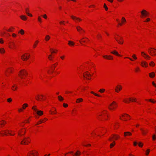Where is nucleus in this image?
Wrapping results in <instances>:
<instances>
[{
    "mask_svg": "<svg viewBox=\"0 0 156 156\" xmlns=\"http://www.w3.org/2000/svg\"><path fill=\"white\" fill-rule=\"evenodd\" d=\"M36 106H34L32 108V109L36 113L39 115H41L43 114V112L41 111L38 110L35 107Z\"/></svg>",
    "mask_w": 156,
    "mask_h": 156,
    "instance_id": "obj_1",
    "label": "nucleus"
},
{
    "mask_svg": "<svg viewBox=\"0 0 156 156\" xmlns=\"http://www.w3.org/2000/svg\"><path fill=\"white\" fill-rule=\"evenodd\" d=\"M109 106L110 107H108L109 109L110 110H113L116 107L117 105L115 102L113 101L112 103Z\"/></svg>",
    "mask_w": 156,
    "mask_h": 156,
    "instance_id": "obj_2",
    "label": "nucleus"
},
{
    "mask_svg": "<svg viewBox=\"0 0 156 156\" xmlns=\"http://www.w3.org/2000/svg\"><path fill=\"white\" fill-rule=\"evenodd\" d=\"M155 50H156V49L153 48H150V50H148V52L152 56L155 55H156V51Z\"/></svg>",
    "mask_w": 156,
    "mask_h": 156,
    "instance_id": "obj_3",
    "label": "nucleus"
},
{
    "mask_svg": "<svg viewBox=\"0 0 156 156\" xmlns=\"http://www.w3.org/2000/svg\"><path fill=\"white\" fill-rule=\"evenodd\" d=\"M141 18H143V17H145L147 16H148L149 13L145 10H143L141 12Z\"/></svg>",
    "mask_w": 156,
    "mask_h": 156,
    "instance_id": "obj_4",
    "label": "nucleus"
},
{
    "mask_svg": "<svg viewBox=\"0 0 156 156\" xmlns=\"http://www.w3.org/2000/svg\"><path fill=\"white\" fill-rule=\"evenodd\" d=\"M30 57V55L26 53L22 55L21 56V59L24 61H25L28 59Z\"/></svg>",
    "mask_w": 156,
    "mask_h": 156,
    "instance_id": "obj_5",
    "label": "nucleus"
},
{
    "mask_svg": "<svg viewBox=\"0 0 156 156\" xmlns=\"http://www.w3.org/2000/svg\"><path fill=\"white\" fill-rule=\"evenodd\" d=\"M119 137V136L116 135L115 134H112V136L109 137V140L111 141H113L112 139L114 138V139L116 140Z\"/></svg>",
    "mask_w": 156,
    "mask_h": 156,
    "instance_id": "obj_6",
    "label": "nucleus"
},
{
    "mask_svg": "<svg viewBox=\"0 0 156 156\" xmlns=\"http://www.w3.org/2000/svg\"><path fill=\"white\" fill-rule=\"evenodd\" d=\"M27 74V72L24 70H22L20 71V74L19 75V76H20L21 78H23V76H26Z\"/></svg>",
    "mask_w": 156,
    "mask_h": 156,
    "instance_id": "obj_7",
    "label": "nucleus"
},
{
    "mask_svg": "<svg viewBox=\"0 0 156 156\" xmlns=\"http://www.w3.org/2000/svg\"><path fill=\"white\" fill-rule=\"evenodd\" d=\"M28 142V143H30V141L29 140V138H27L25 137L24 138L23 140L21 142V144H27L28 143H26V142Z\"/></svg>",
    "mask_w": 156,
    "mask_h": 156,
    "instance_id": "obj_8",
    "label": "nucleus"
},
{
    "mask_svg": "<svg viewBox=\"0 0 156 156\" xmlns=\"http://www.w3.org/2000/svg\"><path fill=\"white\" fill-rule=\"evenodd\" d=\"M103 57L106 58V59H108V60H112L113 59V57L110 55H105L103 56Z\"/></svg>",
    "mask_w": 156,
    "mask_h": 156,
    "instance_id": "obj_9",
    "label": "nucleus"
},
{
    "mask_svg": "<svg viewBox=\"0 0 156 156\" xmlns=\"http://www.w3.org/2000/svg\"><path fill=\"white\" fill-rule=\"evenodd\" d=\"M122 89V87L121 85H119L116 87L115 91L117 93H118Z\"/></svg>",
    "mask_w": 156,
    "mask_h": 156,
    "instance_id": "obj_10",
    "label": "nucleus"
},
{
    "mask_svg": "<svg viewBox=\"0 0 156 156\" xmlns=\"http://www.w3.org/2000/svg\"><path fill=\"white\" fill-rule=\"evenodd\" d=\"M141 53L143 55V57L145 58H147V59H149L150 58V57L148 55L146 54L144 52H142Z\"/></svg>",
    "mask_w": 156,
    "mask_h": 156,
    "instance_id": "obj_11",
    "label": "nucleus"
},
{
    "mask_svg": "<svg viewBox=\"0 0 156 156\" xmlns=\"http://www.w3.org/2000/svg\"><path fill=\"white\" fill-rule=\"evenodd\" d=\"M71 18L73 20H75V21H81V20L79 18L76 17L75 16H71Z\"/></svg>",
    "mask_w": 156,
    "mask_h": 156,
    "instance_id": "obj_12",
    "label": "nucleus"
},
{
    "mask_svg": "<svg viewBox=\"0 0 156 156\" xmlns=\"http://www.w3.org/2000/svg\"><path fill=\"white\" fill-rule=\"evenodd\" d=\"M6 122L4 120H2L0 122V126L2 127V126L4 125Z\"/></svg>",
    "mask_w": 156,
    "mask_h": 156,
    "instance_id": "obj_13",
    "label": "nucleus"
},
{
    "mask_svg": "<svg viewBox=\"0 0 156 156\" xmlns=\"http://www.w3.org/2000/svg\"><path fill=\"white\" fill-rule=\"evenodd\" d=\"M141 65L143 67L145 66L146 67L147 66V64L145 62L142 61L141 62Z\"/></svg>",
    "mask_w": 156,
    "mask_h": 156,
    "instance_id": "obj_14",
    "label": "nucleus"
},
{
    "mask_svg": "<svg viewBox=\"0 0 156 156\" xmlns=\"http://www.w3.org/2000/svg\"><path fill=\"white\" fill-rule=\"evenodd\" d=\"M76 29L78 31L80 32V33H81V31H82L83 32H84V31L82 29L80 26H77L76 27Z\"/></svg>",
    "mask_w": 156,
    "mask_h": 156,
    "instance_id": "obj_15",
    "label": "nucleus"
},
{
    "mask_svg": "<svg viewBox=\"0 0 156 156\" xmlns=\"http://www.w3.org/2000/svg\"><path fill=\"white\" fill-rule=\"evenodd\" d=\"M68 44L70 46H73L75 44V43L72 41H69Z\"/></svg>",
    "mask_w": 156,
    "mask_h": 156,
    "instance_id": "obj_16",
    "label": "nucleus"
},
{
    "mask_svg": "<svg viewBox=\"0 0 156 156\" xmlns=\"http://www.w3.org/2000/svg\"><path fill=\"white\" fill-rule=\"evenodd\" d=\"M124 135L125 136H130L132 135L131 133L129 132H126L124 133Z\"/></svg>",
    "mask_w": 156,
    "mask_h": 156,
    "instance_id": "obj_17",
    "label": "nucleus"
},
{
    "mask_svg": "<svg viewBox=\"0 0 156 156\" xmlns=\"http://www.w3.org/2000/svg\"><path fill=\"white\" fill-rule=\"evenodd\" d=\"M20 18L23 20H26L27 19V17L24 15H22L20 16Z\"/></svg>",
    "mask_w": 156,
    "mask_h": 156,
    "instance_id": "obj_18",
    "label": "nucleus"
},
{
    "mask_svg": "<svg viewBox=\"0 0 156 156\" xmlns=\"http://www.w3.org/2000/svg\"><path fill=\"white\" fill-rule=\"evenodd\" d=\"M115 38L116 40V41L118 42V43L119 44H122L123 43V40H121L122 41H120L118 40L116 37H115Z\"/></svg>",
    "mask_w": 156,
    "mask_h": 156,
    "instance_id": "obj_19",
    "label": "nucleus"
},
{
    "mask_svg": "<svg viewBox=\"0 0 156 156\" xmlns=\"http://www.w3.org/2000/svg\"><path fill=\"white\" fill-rule=\"evenodd\" d=\"M111 53L113 54L114 55H116L118 56H121V55L118 54V52H117L116 51H113L111 52Z\"/></svg>",
    "mask_w": 156,
    "mask_h": 156,
    "instance_id": "obj_20",
    "label": "nucleus"
},
{
    "mask_svg": "<svg viewBox=\"0 0 156 156\" xmlns=\"http://www.w3.org/2000/svg\"><path fill=\"white\" fill-rule=\"evenodd\" d=\"M155 73L154 72H152L149 74V76L151 78H152L155 76Z\"/></svg>",
    "mask_w": 156,
    "mask_h": 156,
    "instance_id": "obj_21",
    "label": "nucleus"
},
{
    "mask_svg": "<svg viewBox=\"0 0 156 156\" xmlns=\"http://www.w3.org/2000/svg\"><path fill=\"white\" fill-rule=\"evenodd\" d=\"M83 101V99L82 98H79L77 99L76 100V103H79V102L82 101Z\"/></svg>",
    "mask_w": 156,
    "mask_h": 156,
    "instance_id": "obj_22",
    "label": "nucleus"
},
{
    "mask_svg": "<svg viewBox=\"0 0 156 156\" xmlns=\"http://www.w3.org/2000/svg\"><path fill=\"white\" fill-rule=\"evenodd\" d=\"M84 75H86L87 77H89L91 76L90 74L87 71L85 72Z\"/></svg>",
    "mask_w": 156,
    "mask_h": 156,
    "instance_id": "obj_23",
    "label": "nucleus"
},
{
    "mask_svg": "<svg viewBox=\"0 0 156 156\" xmlns=\"http://www.w3.org/2000/svg\"><path fill=\"white\" fill-rule=\"evenodd\" d=\"M50 38V36L48 35H47L45 37V40L46 41H48L49 40Z\"/></svg>",
    "mask_w": 156,
    "mask_h": 156,
    "instance_id": "obj_24",
    "label": "nucleus"
},
{
    "mask_svg": "<svg viewBox=\"0 0 156 156\" xmlns=\"http://www.w3.org/2000/svg\"><path fill=\"white\" fill-rule=\"evenodd\" d=\"M115 141H113V142L110 144V148H112V147H113L115 145Z\"/></svg>",
    "mask_w": 156,
    "mask_h": 156,
    "instance_id": "obj_25",
    "label": "nucleus"
},
{
    "mask_svg": "<svg viewBox=\"0 0 156 156\" xmlns=\"http://www.w3.org/2000/svg\"><path fill=\"white\" fill-rule=\"evenodd\" d=\"M58 100L60 101H62L63 100V98L61 96H58Z\"/></svg>",
    "mask_w": 156,
    "mask_h": 156,
    "instance_id": "obj_26",
    "label": "nucleus"
},
{
    "mask_svg": "<svg viewBox=\"0 0 156 156\" xmlns=\"http://www.w3.org/2000/svg\"><path fill=\"white\" fill-rule=\"evenodd\" d=\"M5 52V50L3 48H0V53H3Z\"/></svg>",
    "mask_w": 156,
    "mask_h": 156,
    "instance_id": "obj_27",
    "label": "nucleus"
},
{
    "mask_svg": "<svg viewBox=\"0 0 156 156\" xmlns=\"http://www.w3.org/2000/svg\"><path fill=\"white\" fill-rule=\"evenodd\" d=\"M80 152L79 151H78L75 154V155L76 156L80 155Z\"/></svg>",
    "mask_w": 156,
    "mask_h": 156,
    "instance_id": "obj_28",
    "label": "nucleus"
},
{
    "mask_svg": "<svg viewBox=\"0 0 156 156\" xmlns=\"http://www.w3.org/2000/svg\"><path fill=\"white\" fill-rule=\"evenodd\" d=\"M19 33H20L21 34H23L24 33V31L23 29H21L19 32Z\"/></svg>",
    "mask_w": 156,
    "mask_h": 156,
    "instance_id": "obj_29",
    "label": "nucleus"
},
{
    "mask_svg": "<svg viewBox=\"0 0 156 156\" xmlns=\"http://www.w3.org/2000/svg\"><path fill=\"white\" fill-rule=\"evenodd\" d=\"M28 106V105L27 104H24L23 105V109H25V108L27 107Z\"/></svg>",
    "mask_w": 156,
    "mask_h": 156,
    "instance_id": "obj_30",
    "label": "nucleus"
},
{
    "mask_svg": "<svg viewBox=\"0 0 156 156\" xmlns=\"http://www.w3.org/2000/svg\"><path fill=\"white\" fill-rule=\"evenodd\" d=\"M39 42V41H36L35 43L34 44V45H33V47L34 48H35L37 45V43H38Z\"/></svg>",
    "mask_w": 156,
    "mask_h": 156,
    "instance_id": "obj_31",
    "label": "nucleus"
},
{
    "mask_svg": "<svg viewBox=\"0 0 156 156\" xmlns=\"http://www.w3.org/2000/svg\"><path fill=\"white\" fill-rule=\"evenodd\" d=\"M12 89L13 90H15L17 88V87H15V85L12 86Z\"/></svg>",
    "mask_w": 156,
    "mask_h": 156,
    "instance_id": "obj_32",
    "label": "nucleus"
},
{
    "mask_svg": "<svg viewBox=\"0 0 156 156\" xmlns=\"http://www.w3.org/2000/svg\"><path fill=\"white\" fill-rule=\"evenodd\" d=\"M129 101H132L136 102V98H134L133 99H132L131 98H129Z\"/></svg>",
    "mask_w": 156,
    "mask_h": 156,
    "instance_id": "obj_33",
    "label": "nucleus"
},
{
    "mask_svg": "<svg viewBox=\"0 0 156 156\" xmlns=\"http://www.w3.org/2000/svg\"><path fill=\"white\" fill-rule=\"evenodd\" d=\"M140 130H141V131L142 132V134L143 135L146 134V132L143 129H141Z\"/></svg>",
    "mask_w": 156,
    "mask_h": 156,
    "instance_id": "obj_34",
    "label": "nucleus"
},
{
    "mask_svg": "<svg viewBox=\"0 0 156 156\" xmlns=\"http://www.w3.org/2000/svg\"><path fill=\"white\" fill-rule=\"evenodd\" d=\"M150 151V150L149 149H147L146 151V154L147 155H148Z\"/></svg>",
    "mask_w": 156,
    "mask_h": 156,
    "instance_id": "obj_35",
    "label": "nucleus"
},
{
    "mask_svg": "<svg viewBox=\"0 0 156 156\" xmlns=\"http://www.w3.org/2000/svg\"><path fill=\"white\" fill-rule=\"evenodd\" d=\"M152 139H153V140H156V135H155V134L153 135L152 136Z\"/></svg>",
    "mask_w": 156,
    "mask_h": 156,
    "instance_id": "obj_36",
    "label": "nucleus"
},
{
    "mask_svg": "<svg viewBox=\"0 0 156 156\" xmlns=\"http://www.w3.org/2000/svg\"><path fill=\"white\" fill-rule=\"evenodd\" d=\"M104 7L105 8L106 10H107L108 9V8L106 5L105 4H104Z\"/></svg>",
    "mask_w": 156,
    "mask_h": 156,
    "instance_id": "obj_37",
    "label": "nucleus"
},
{
    "mask_svg": "<svg viewBox=\"0 0 156 156\" xmlns=\"http://www.w3.org/2000/svg\"><path fill=\"white\" fill-rule=\"evenodd\" d=\"M14 28L13 27H12L11 28H9V29L7 30V31L9 32H12V30L14 29Z\"/></svg>",
    "mask_w": 156,
    "mask_h": 156,
    "instance_id": "obj_38",
    "label": "nucleus"
},
{
    "mask_svg": "<svg viewBox=\"0 0 156 156\" xmlns=\"http://www.w3.org/2000/svg\"><path fill=\"white\" fill-rule=\"evenodd\" d=\"M48 58L50 60H52V57L51 55H49L48 57Z\"/></svg>",
    "mask_w": 156,
    "mask_h": 156,
    "instance_id": "obj_39",
    "label": "nucleus"
},
{
    "mask_svg": "<svg viewBox=\"0 0 156 156\" xmlns=\"http://www.w3.org/2000/svg\"><path fill=\"white\" fill-rule=\"evenodd\" d=\"M154 65L155 64L153 62H151L150 63V65L151 66H154Z\"/></svg>",
    "mask_w": 156,
    "mask_h": 156,
    "instance_id": "obj_40",
    "label": "nucleus"
},
{
    "mask_svg": "<svg viewBox=\"0 0 156 156\" xmlns=\"http://www.w3.org/2000/svg\"><path fill=\"white\" fill-rule=\"evenodd\" d=\"M91 93H92V94H93L94 95H95L96 96H98V97H100V96L99 95L94 93L93 92V91H91Z\"/></svg>",
    "mask_w": 156,
    "mask_h": 156,
    "instance_id": "obj_41",
    "label": "nucleus"
},
{
    "mask_svg": "<svg viewBox=\"0 0 156 156\" xmlns=\"http://www.w3.org/2000/svg\"><path fill=\"white\" fill-rule=\"evenodd\" d=\"M105 90L103 89H101L99 90V91L101 93H103L104 92Z\"/></svg>",
    "mask_w": 156,
    "mask_h": 156,
    "instance_id": "obj_42",
    "label": "nucleus"
},
{
    "mask_svg": "<svg viewBox=\"0 0 156 156\" xmlns=\"http://www.w3.org/2000/svg\"><path fill=\"white\" fill-rule=\"evenodd\" d=\"M126 20L125 19V18L124 17H122V23H123L124 22H126Z\"/></svg>",
    "mask_w": 156,
    "mask_h": 156,
    "instance_id": "obj_43",
    "label": "nucleus"
},
{
    "mask_svg": "<svg viewBox=\"0 0 156 156\" xmlns=\"http://www.w3.org/2000/svg\"><path fill=\"white\" fill-rule=\"evenodd\" d=\"M27 14L29 16L32 17V15L31 14L29 13L28 12H26Z\"/></svg>",
    "mask_w": 156,
    "mask_h": 156,
    "instance_id": "obj_44",
    "label": "nucleus"
},
{
    "mask_svg": "<svg viewBox=\"0 0 156 156\" xmlns=\"http://www.w3.org/2000/svg\"><path fill=\"white\" fill-rule=\"evenodd\" d=\"M139 146L140 147H142L143 146V144L141 142H140L139 144Z\"/></svg>",
    "mask_w": 156,
    "mask_h": 156,
    "instance_id": "obj_45",
    "label": "nucleus"
},
{
    "mask_svg": "<svg viewBox=\"0 0 156 156\" xmlns=\"http://www.w3.org/2000/svg\"><path fill=\"white\" fill-rule=\"evenodd\" d=\"M36 99L37 101H39L40 100V98L39 95H37L36 96Z\"/></svg>",
    "mask_w": 156,
    "mask_h": 156,
    "instance_id": "obj_46",
    "label": "nucleus"
},
{
    "mask_svg": "<svg viewBox=\"0 0 156 156\" xmlns=\"http://www.w3.org/2000/svg\"><path fill=\"white\" fill-rule=\"evenodd\" d=\"M43 17L45 19H47V16L46 14H44L43 16Z\"/></svg>",
    "mask_w": 156,
    "mask_h": 156,
    "instance_id": "obj_47",
    "label": "nucleus"
},
{
    "mask_svg": "<svg viewBox=\"0 0 156 156\" xmlns=\"http://www.w3.org/2000/svg\"><path fill=\"white\" fill-rule=\"evenodd\" d=\"M132 57L135 59H137V58L136 57V55L134 54L132 56Z\"/></svg>",
    "mask_w": 156,
    "mask_h": 156,
    "instance_id": "obj_48",
    "label": "nucleus"
},
{
    "mask_svg": "<svg viewBox=\"0 0 156 156\" xmlns=\"http://www.w3.org/2000/svg\"><path fill=\"white\" fill-rule=\"evenodd\" d=\"M12 101V99L11 98H9L7 99V101L9 102H10Z\"/></svg>",
    "mask_w": 156,
    "mask_h": 156,
    "instance_id": "obj_49",
    "label": "nucleus"
},
{
    "mask_svg": "<svg viewBox=\"0 0 156 156\" xmlns=\"http://www.w3.org/2000/svg\"><path fill=\"white\" fill-rule=\"evenodd\" d=\"M43 122V121H42V120H41L37 122V124H39L41 123H42Z\"/></svg>",
    "mask_w": 156,
    "mask_h": 156,
    "instance_id": "obj_50",
    "label": "nucleus"
},
{
    "mask_svg": "<svg viewBox=\"0 0 156 156\" xmlns=\"http://www.w3.org/2000/svg\"><path fill=\"white\" fill-rule=\"evenodd\" d=\"M3 131L4 132V133H2L1 132H0V134H5V135H7V133H6V131Z\"/></svg>",
    "mask_w": 156,
    "mask_h": 156,
    "instance_id": "obj_51",
    "label": "nucleus"
},
{
    "mask_svg": "<svg viewBox=\"0 0 156 156\" xmlns=\"http://www.w3.org/2000/svg\"><path fill=\"white\" fill-rule=\"evenodd\" d=\"M63 106L64 107H66L68 106L67 104L65 103H64L63 104Z\"/></svg>",
    "mask_w": 156,
    "mask_h": 156,
    "instance_id": "obj_52",
    "label": "nucleus"
},
{
    "mask_svg": "<svg viewBox=\"0 0 156 156\" xmlns=\"http://www.w3.org/2000/svg\"><path fill=\"white\" fill-rule=\"evenodd\" d=\"M0 43L1 44L3 43V41L2 38L0 39Z\"/></svg>",
    "mask_w": 156,
    "mask_h": 156,
    "instance_id": "obj_53",
    "label": "nucleus"
},
{
    "mask_svg": "<svg viewBox=\"0 0 156 156\" xmlns=\"http://www.w3.org/2000/svg\"><path fill=\"white\" fill-rule=\"evenodd\" d=\"M11 44H12V45L14 46L15 48L16 47V46L15 45V43L14 42H11Z\"/></svg>",
    "mask_w": 156,
    "mask_h": 156,
    "instance_id": "obj_54",
    "label": "nucleus"
},
{
    "mask_svg": "<svg viewBox=\"0 0 156 156\" xmlns=\"http://www.w3.org/2000/svg\"><path fill=\"white\" fill-rule=\"evenodd\" d=\"M150 19L149 18H148L146 19V21H144V22H147L150 21Z\"/></svg>",
    "mask_w": 156,
    "mask_h": 156,
    "instance_id": "obj_55",
    "label": "nucleus"
},
{
    "mask_svg": "<svg viewBox=\"0 0 156 156\" xmlns=\"http://www.w3.org/2000/svg\"><path fill=\"white\" fill-rule=\"evenodd\" d=\"M137 144V142L136 141H135L133 142V145L134 146H136V145Z\"/></svg>",
    "mask_w": 156,
    "mask_h": 156,
    "instance_id": "obj_56",
    "label": "nucleus"
},
{
    "mask_svg": "<svg viewBox=\"0 0 156 156\" xmlns=\"http://www.w3.org/2000/svg\"><path fill=\"white\" fill-rule=\"evenodd\" d=\"M38 21L39 22H41V17L40 16H39L38 17Z\"/></svg>",
    "mask_w": 156,
    "mask_h": 156,
    "instance_id": "obj_57",
    "label": "nucleus"
},
{
    "mask_svg": "<svg viewBox=\"0 0 156 156\" xmlns=\"http://www.w3.org/2000/svg\"><path fill=\"white\" fill-rule=\"evenodd\" d=\"M152 84L155 87H156V84H155L154 82H152Z\"/></svg>",
    "mask_w": 156,
    "mask_h": 156,
    "instance_id": "obj_58",
    "label": "nucleus"
},
{
    "mask_svg": "<svg viewBox=\"0 0 156 156\" xmlns=\"http://www.w3.org/2000/svg\"><path fill=\"white\" fill-rule=\"evenodd\" d=\"M82 42H84V43H85V42H86V41L85 40H82V41H80V43H81Z\"/></svg>",
    "mask_w": 156,
    "mask_h": 156,
    "instance_id": "obj_59",
    "label": "nucleus"
},
{
    "mask_svg": "<svg viewBox=\"0 0 156 156\" xmlns=\"http://www.w3.org/2000/svg\"><path fill=\"white\" fill-rule=\"evenodd\" d=\"M149 101H150L153 103H155V101H152V99H150L149 100Z\"/></svg>",
    "mask_w": 156,
    "mask_h": 156,
    "instance_id": "obj_60",
    "label": "nucleus"
},
{
    "mask_svg": "<svg viewBox=\"0 0 156 156\" xmlns=\"http://www.w3.org/2000/svg\"><path fill=\"white\" fill-rule=\"evenodd\" d=\"M124 101L126 103H129V101H126V100H124Z\"/></svg>",
    "mask_w": 156,
    "mask_h": 156,
    "instance_id": "obj_61",
    "label": "nucleus"
},
{
    "mask_svg": "<svg viewBox=\"0 0 156 156\" xmlns=\"http://www.w3.org/2000/svg\"><path fill=\"white\" fill-rule=\"evenodd\" d=\"M12 36L13 37H15L16 36V35L15 34H12Z\"/></svg>",
    "mask_w": 156,
    "mask_h": 156,
    "instance_id": "obj_62",
    "label": "nucleus"
},
{
    "mask_svg": "<svg viewBox=\"0 0 156 156\" xmlns=\"http://www.w3.org/2000/svg\"><path fill=\"white\" fill-rule=\"evenodd\" d=\"M139 70V68L138 67V68H137V69H136L135 71L136 72H137Z\"/></svg>",
    "mask_w": 156,
    "mask_h": 156,
    "instance_id": "obj_63",
    "label": "nucleus"
},
{
    "mask_svg": "<svg viewBox=\"0 0 156 156\" xmlns=\"http://www.w3.org/2000/svg\"><path fill=\"white\" fill-rule=\"evenodd\" d=\"M98 38L101 37V35H100V34H98Z\"/></svg>",
    "mask_w": 156,
    "mask_h": 156,
    "instance_id": "obj_64",
    "label": "nucleus"
}]
</instances>
